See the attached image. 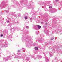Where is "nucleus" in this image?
Listing matches in <instances>:
<instances>
[{
    "label": "nucleus",
    "mask_w": 62,
    "mask_h": 62,
    "mask_svg": "<svg viewBox=\"0 0 62 62\" xmlns=\"http://www.w3.org/2000/svg\"><path fill=\"white\" fill-rule=\"evenodd\" d=\"M37 26L38 28V29H40L41 28V26L39 25H38Z\"/></svg>",
    "instance_id": "f257e3e1"
},
{
    "label": "nucleus",
    "mask_w": 62,
    "mask_h": 62,
    "mask_svg": "<svg viewBox=\"0 0 62 62\" xmlns=\"http://www.w3.org/2000/svg\"><path fill=\"white\" fill-rule=\"evenodd\" d=\"M35 50H38V47H35Z\"/></svg>",
    "instance_id": "f03ea898"
},
{
    "label": "nucleus",
    "mask_w": 62,
    "mask_h": 62,
    "mask_svg": "<svg viewBox=\"0 0 62 62\" xmlns=\"http://www.w3.org/2000/svg\"><path fill=\"white\" fill-rule=\"evenodd\" d=\"M48 32H49V31H45V32H46V33H48Z\"/></svg>",
    "instance_id": "7ed1b4c3"
},
{
    "label": "nucleus",
    "mask_w": 62,
    "mask_h": 62,
    "mask_svg": "<svg viewBox=\"0 0 62 62\" xmlns=\"http://www.w3.org/2000/svg\"><path fill=\"white\" fill-rule=\"evenodd\" d=\"M26 28H27V29H28V28H29V27L28 26H26Z\"/></svg>",
    "instance_id": "20e7f679"
},
{
    "label": "nucleus",
    "mask_w": 62,
    "mask_h": 62,
    "mask_svg": "<svg viewBox=\"0 0 62 62\" xmlns=\"http://www.w3.org/2000/svg\"><path fill=\"white\" fill-rule=\"evenodd\" d=\"M52 8V6H49V8Z\"/></svg>",
    "instance_id": "39448f33"
},
{
    "label": "nucleus",
    "mask_w": 62,
    "mask_h": 62,
    "mask_svg": "<svg viewBox=\"0 0 62 62\" xmlns=\"http://www.w3.org/2000/svg\"><path fill=\"white\" fill-rule=\"evenodd\" d=\"M25 19H27V17L26 16L25 17Z\"/></svg>",
    "instance_id": "423d86ee"
},
{
    "label": "nucleus",
    "mask_w": 62,
    "mask_h": 62,
    "mask_svg": "<svg viewBox=\"0 0 62 62\" xmlns=\"http://www.w3.org/2000/svg\"><path fill=\"white\" fill-rule=\"evenodd\" d=\"M41 23V24H43V23H44L42 22Z\"/></svg>",
    "instance_id": "0eeeda50"
},
{
    "label": "nucleus",
    "mask_w": 62,
    "mask_h": 62,
    "mask_svg": "<svg viewBox=\"0 0 62 62\" xmlns=\"http://www.w3.org/2000/svg\"><path fill=\"white\" fill-rule=\"evenodd\" d=\"M21 14H20L18 15V16L20 17V16H21Z\"/></svg>",
    "instance_id": "6e6552de"
},
{
    "label": "nucleus",
    "mask_w": 62,
    "mask_h": 62,
    "mask_svg": "<svg viewBox=\"0 0 62 62\" xmlns=\"http://www.w3.org/2000/svg\"><path fill=\"white\" fill-rule=\"evenodd\" d=\"M3 35L2 34H1V37H3Z\"/></svg>",
    "instance_id": "1a4fd4ad"
},
{
    "label": "nucleus",
    "mask_w": 62,
    "mask_h": 62,
    "mask_svg": "<svg viewBox=\"0 0 62 62\" xmlns=\"http://www.w3.org/2000/svg\"><path fill=\"white\" fill-rule=\"evenodd\" d=\"M7 23H9V21H7Z\"/></svg>",
    "instance_id": "9d476101"
},
{
    "label": "nucleus",
    "mask_w": 62,
    "mask_h": 62,
    "mask_svg": "<svg viewBox=\"0 0 62 62\" xmlns=\"http://www.w3.org/2000/svg\"><path fill=\"white\" fill-rule=\"evenodd\" d=\"M32 18H30V20H32Z\"/></svg>",
    "instance_id": "9b49d317"
},
{
    "label": "nucleus",
    "mask_w": 62,
    "mask_h": 62,
    "mask_svg": "<svg viewBox=\"0 0 62 62\" xmlns=\"http://www.w3.org/2000/svg\"><path fill=\"white\" fill-rule=\"evenodd\" d=\"M59 0H56V1H59Z\"/></svg>",
    "instance_id": "f8f14e48"
},
{
    "label": "nucleus",
    "mask_w": 62,
    "mask_h": 62,
    "mask_svg": "<svg viewBox=\"0 0 62 62\" xmlns=\"http://www.w3.org/2000/svg\"><path fill=\"white\" fill-rule=\"evenodd\" d=\"M51 39H54V38H51Z\"/></svg>",
    "instance_id": "ddd939ff"
},
{
    "label": "nucleus",
    "mask_w": 62,
    "mask_h": 62,
    "mask_svg": "<svg viewBox=\"0 0 62 62\" xmlns=\"http://www.w3.org/2000/svg\"><path fill=\"white\" fill-rule=\"evenodd\" d=\"M51 40H53V39H51Z\"/></svg>",
    "instance_id": "4468645a"
},
{
    "label": "nucleus",
    "mask_w": 62,
    "mask_h": 62,
    "mask_svg": "<svg viewBox=\"0 0 62 62\" xmlns=\"http://www.w3.org/2000/svg\"><path fill=\"white\" fill-rule=\"evenodd\" d=\"M46 24H47V23H46Z\"/></svg>",
    "instance_id": "2eb2a0df"
}]
</instances>
